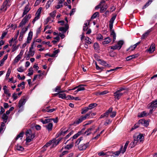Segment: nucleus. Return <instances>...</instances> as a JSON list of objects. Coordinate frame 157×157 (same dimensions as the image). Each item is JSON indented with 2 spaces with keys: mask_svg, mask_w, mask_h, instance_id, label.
Here are the masks:
<instances>
[{
  "mask_svg": "<svg viewBox=\"0 0 157 157\" xmlns=\"http://www.w3.org/2000/svg\"><path fill=\"white\" fill-rule=\"evenodd\" d=\"M34 126L36 130L38 131L41 129V127L39 125L36 124Z\"/></svg>",
  "mask_w": 157,
  "mask_h": 157,
  "instance_id": "61",
  "label": "nucleus"
},
{
  "mask_svg": "<svg viewBox=\"0 0 157 157\" xmlns=\"http://www.w3.org/2000/svg\"><path fill=\"white\" fill-rule=\"evenodd\" d=\"M29 43V33L27 37V41L26 42L24 43L22 45V48H24L25 47L27 44Z\"/></svg>",
  "mask_w": 157,
  "mask_h": 157,
  "instance_id": "34",
  "label": "nucleus"
},
{
  "mask_svg": "<svg viewBox=\"0 0 157 157\" xmlns=\"http://www.w3.org/2000/svg\"><path fill=\"white\" fill-rule=\"evenodd\" d=\"M17 71L19 72H23L24 70L23 68L22 67H21L17 68Z\"/></svg>",
  "mask_w": 157,
  "mask_h": 157,
  "instance_id": "64",
  "label": "nucleus"
},
{
  "mask_svg": "<svg viewBox=\"0 0 157 157\" xmlns=\"http://www.w3.org/2000/svg\"><path fill=\"white\" fill-rule=\"evenodd\" d=\"M74 100L75 99L76 100H80V99L78 97H74L71 96V95H68L67 96V100Z\"/></svg>",
  "mask_w": 157,
  "mask_h": 157,
  "instance_id": "19",
  "label": "nucleus"
},
{
  "mask_svg": "<svg viewBox=\"0 0 157 157\" xmlns=\"http://www.w3.org/2000/svg\"><path fill=\"white\" fill-rule=\"evenodd\" d=\"M99 60L100 61L101 64L102 65L104 66H105V65L107 63L106 61H105L103 60H101V59H100Z\"/></svg>",
  "mask_w": 157,
  "mask_h": 157,
  "instance_id": "63",
  "label": "nucleus"
},
{
  "mask_svg": "<svg viewBox=\"0 0 157 157\" xmlns=\"http://www.w3.org/2000/svg\"><path fill=\"white\" fill-rule=\"evenodd\" d=\"M152 31V28L149 29L145 33H144L142 36H141V39L142 40L144 39L146 37H147L149 33Z\"/></svg>",
  "mask_w": 157,
  "mask_h": 157,
  "instance_id": "12",
  "label": "nucleus"
},
{
  "mask_svg": "<svg viewBox=\"0 0 157 157\" xmlns=\"http://www.w3.org/2000/svg\"><path fill=\"white\" fill-rule=\"evenodd\" d=\"M74 143L72 142L70 144H67L66 146L64 147V148L65 149L69 150L71 149L73 146Z\"/></svg>",
  "mask_w": 157,
  "mask_h": 157,
  "instance_id": "28",
  "label": "nucleus"
},
{
  "mask_svg": "<svg viewBox=\"0 0 157 157\" xmlns=\"http://www.w3.org/2000/svg\"><path fill=\"white\" fill-rule=\"evenodd\" d=\"M52 141L50 140L44 146V148H46L52 144Z\"/></svg>",
  "mask_w": 157,
  "mask_h": 157,
  "instance_id": "47",
  "label": "nucleus"
},
{
  "mask_svg": "<svg viewBox=\"0 0 157 157\" xmlns=\"http://www.w3.org/2000/svg\"><path fill=\"white\" fill-rule=\"evenodd\" d=\"M17 42V41H15V44H13V48L12 51V52H13L14 51H15L18 48V46H16V43Z\"/></svg>",
  "mask_w": 157,
  "mask_h": 157,
  "instance_id": "33",
  "label": "nucleus"
},
{
  "mask_svg": "<svg viewBox=\"0 0 157 157\" xmlns=\"http://www.w3.org/2000/svg\"><path fill=\"white\" fill-rule=\"evenodd\" d=\"M98 104L96 103H92L89 104L88 107L89 110L97 106Z\"/></svg>",
  "mask_w": 157,
  "mask_h": 157,
  "instance_id": "26",
  "label": "nucleus"
},
{
  "mask_svg": "<svg viewBox=\"0 0 157 157\" xmlns=\"http://www.w3.org/2000/svg\"><path fill=\"white\" fill-rule=\"evenodd\" d=\"M10 0H6L4 1L3 3L2 7L1 10H2L5 7H7L8 6H9V2H10Z\"/></svg>",
  "mask_w": 157,
  "mask_h": 157,
  "instance_id": "14",
  "label": "nucleus"
},
{
  "mask_svg": "<svg viewBox=\"0 0 157 157\" xmlns=\"http://www.w3.org/2000/svg\"><path fill=\"white\" fill-rule=\"evenodd\" d=\"M58 96L59 98H61L63 99H67V96H66V94H60L59 93V94Z\"/></svg>",
  "mask_w": 157,
  "mask_h": 157,
  "instance_id": "40",
  "label": "nucleus"
},
{
  "mask_svg": "<svg viewBox=\"0 0 157 157\" xmlns=\"http://www.w3.org/2000/svg\"><path fill=\"white\" fill-rule=\"evenodd\" d=\"M89 146V142H87L86 144H80L78 146V148L80 151H84Z\"/></svg>",
  "mask_w": 157,
  "mask_h": 157,
  "instance_id": "3",
  "label": "nucleus"
},
{
  "mask_svg": "<svg viewBox=\"0 0 157 157\" xmlns=\"http://www.w3.org/2000/svg\"><path fill=\"white\" fill-rule=\"evenodd\" d=\"M111 121L110 119H108L106 121L105 123L104 124L106 126L109 124L111 123Z\"/></svg>",
  "mask_w": 157,
  "mask_h": 157,
  "instance_id": "58",
  "label": "nucleus"
},
{
  "mask_svg": "<svg viewBox=\"0 0 157 157\" xmlns=\"http://www.w3.org/2000/svg\"><path fill=\"white\" fill-rule=\"evenodd\" d=\"M74 133V131H71L68 135H67L65 137V139H67L72 134Z\"/></svg>",
  "mask_w": 157,
  "mask_h": 157,
  "instance_id": "54",
  "label": "nucleus"
},
{
  "mask_svg": "<svg viewBox=\"0 0 157 157\" xmlns=\"http://www.w3.org/2000/svg\"><path fill=\"white\" fill-rule=\"evenodd\" d=\"M127 93V91L124 92L123 93H122L117 91L114 93V98L115 99L118 100L124 94Z\"/></svg>",
  "mask_w": 157,
  "mask_h": 157,
  "instance_id": "4",
  "label": "nucleus"
},
{
  "mask_svg": "<svg viewBox=\"0 0 157 157\" xmlns=\"http://www.w3.org/2000/svg\"><path fill=\"white\" fill-rule=\"evenodd\" d=\"M129 141H127L125 144L124 146L123 149H122L121 153L122 154H124V152L126 151L127 146L129 144Z\"/></svg>",
  "mask_w": 157,
  "mask_h": 157,
  "instance_id": "25",
  "label": "nucleus"
},
{
  "mask_svg": "<svg viewBox=\"0 0 157 157\" xmlns=\"http://www.w3.org/2000/svg\"><path fill=\"white\" fill-rule=\"evenodd\" d=\"M95 128L94 126H92L90 128L87 129L85 132H84L83 135L86 134V136H89L91 134V131L93 130Z\"/></svg>",
  "mask_w": 157,
  "mask_h": 157,
  "instance_id": "10",
  "label": "nucleus"
},
{
  "mask_svg": "<svg viewBox=\"0 0 157 157\" xmlns=\"http://www.w3.org/2000/svg\"><path fill=\"white\" fill-rule=\"evenodd\" d=\"M97 16H99V13L98 12H97L94 13L91 17V19H93L96 18Z\"/></svg>",
  "mask_w": 157,
  "mask_h": 157,
  "instance_id": "32",
  "label": "nucleus"
},
{
  "mask_svg": "<svg viewBox=\"0 0 157 157\" xmlns=\"http://www.w3.org/2000/svg\"><path fill=\"white\" fill-rule=\"evenodd\" d=\"M148 114L145 111H143L141 113H138L137 117H144L145 116L148 115Z\"/></svg>",
  "mask_w": 157,
  "mask_h": 157,
  "instance_id": "16",
  "label": "nucleus"
},
{
  "mask_svg": "<svg viewBox=\"0 0 157 157\" xmlns=\"http://www.w3.org/2000/svg\"><path fill=\"white\" fill-rule=\"evenodd\" d=\"M42 7H40L38 10H37L36 13V15H38L39 16H40V14L41 13V10H42Z\"/></svg>",
  "mask_w": 157,
  "mask_h": 157,
  "instance_id": "57",
  "label": "nucleus"
},
{
  "mask_svg": "<svg viewBox=\"0 0 157 157\" xmlns=\"http://www.w3.org/2000/svg\"><path fill=\"white\" fill-rule=\"evenodd\" d=\"M34 43V42L33 43V44H32L31 47L30 48V56H33L34 54V52L32 50V49L33 48V44Z\"/></svg>",
  "mask_w": 157,
  "mask_h": 157,
  "instance_id": "35",
  "label": "nucleus"
},
{
  "mask_svg": "<svg viewBox=\"0 0 157 157\" xmlns=\"http://www.w3.org/2000/svg\"><path fill=\"white\" fill-rule=\"evenodd\" d=\"M149 105L148 109L153 108H154V109H155L157 107V99L155 101H152L151 104H149Z\"/></svg>",
  "mask_w": 157,
  "mask_h": 157,
  "instance_id": "8",
  "label": "nucleus"
},
{
  "mask_svg": "<svg viewBox=\"0 0 157 157\" xmlns=\"http://www.w3.org/2000/svg\"><path fill=\"white\" fill-rule=\"evenodd\" d=\"M62 138H59L57 140L53 141V142H54L55 143V146L57 145L59 143L60 141H61Z\"/></svg>",
  "mask_w": 157,
  "mask_h": 157,
  "instance_id": "55",
  "label": "nucleus"
},
{
  "mask_svg": "<svg viewBox=\"0 0 157 157\" xmlns=\"http://www.w3.org/2000/svg\"><path fill=\"white\" fill-rule=\"evenodd\" d=\"M29 134V130H27L25 132V135L26 136V143L28 144V143L29 142V137L28 135Z\"/></svg>",
  "mask_w": 157,
  "mask_h": 157,
  "instance_id": "21",
  "label": "nucleus"
},
{
  "mask_svg": "<svg viewBox=\"0 0 157 157\" xmlns=\"http://www.w3.org/2000/svg\"><path fill=\"white\" fill-rule=\"evenodd\" d=\"M59 30L60 31L63 32V33H65L67 31L65 28L63 27H59Z\"/></svg>",
  "mask_w": 157,
  "mask_h": 157,
  "instance_id": "49",
  "label": "nucleus"
},
{
  "mask_svg": "<svg viewBox=\"0 0 157 157\" xmlns=\"http://www.w3.org/2000/svg\"><path fill=\"white\" fill-rule=\"evenodd\" d=\"M113 24L109 23V28L110 32H111L110 35L113 37V41L114 42L116 38V34L114 32V29H113Z\"/></svg>",
  "mask_w": 157,
  "mask_h": 157,
  "instance_id": "2",
  "label": "nucleus"
},
{
  "mask_svg": "<svg viewBox=\"0 0 157 157\" xmlns=\"http://www.w3.org/2000/svg\"><path fill=\"white\" fill-rule=\"evenodd\" d=\"M113 109V108L112 107H110L105 113H104V114L106 117H107L109 113H110L112 112Z\"/></svg>",
  "mask_w": 157,
  "mask_h": 157,
  "instance_id": "23",
  "label": "nucleus"
},
{
  "mask_svg": "<svg viewBox=\"0 0 157 157\" xmlns=\"http://www.w3.org/2000/svg\"><path fill=\"white\" fill-rule=\"evenodd\" d=\"M123 147V146L121 145L119 150V151H115L113 153V154H114L116 156H118L120 155V153H121Z\"/></svg>",
  "mask_w": 157,
  "mask_h": 157,
  "instance_id": "22",
  "label": "nucleus"
},
{
  "mask_svg": "<svg viewBox=\"0 0 157 157\" xmlns=\"http://www.w3.org/2000/svg\"><path fill=\"white\" fill-rule=\"evenodd\" d=\"M112 15H113V17H112V18L110 19L109 22V23H113L116 17L117 16V14H112Z\"/></svg>",
  "mask_w": 157,
  "mask_h": 157,
  "instance_id": "29",
  "label": "nucleus"
},
{
  "mask_svg": "<svg viewBox=\"0 0 157 157\" xmlns=\"http://www.w3.org/2000/svg\"><path fill=\"white\" fill-rule=\"evenodd\" d=\"M89 110L88 107H86L84 109H81V113L82 114H83L86 113L88 110Z\"/></svg>",
  "mask_w": 157,
  "mask_h": 157,
  "instance_id": "38",
  "label": "nucleus"
},
{
  "mask_svg": "<svg viewBox=\"0 0 157 157\" xmlns=\"http://www.w3.org/2000/svg\"><path fill=\"white\" fill-rule=\"evenodd\" d=\"M59 52L60 50L59 49L54 51L53 52V53L52 54V56H54V57H55L56 55L59 53Z\"/></svg>",
  "mask_w": 157,
  "mask_h": 157,
  "instance_id": "50",
  "label": "nucleus"
},
{
  "mask_svg": "<svg viewBox=\"0 0 157 157\" xmlns=\"http://www.w3.org/2000/svg\"><path fill=\"white\" fill-rule=\"evenodd\" d=\"M85 118V117H83L82 116H81L79 118L74 122V124H78L82 122L84 120Z\"/></svg>",
  "mask_w": 157,
  "mask_h": 157,
  "instance_id": "15",
  "label": "nucleus"
},
{
  "mask_svg": "<svg viewBox=\"0 0 157 157\" xmlns=\"http://www.w3.org/2000/svg\"><path fill=\"white\" fill-rule=\"evenodd\" d=\"M104 5H102V6H100V12L101 13L104 12L107 9V8H105L104 7Z\"/></svg>",
  "mask_w": 157,
  "mask_h": 157,
  "instance_id": "43",
  "label": "nucleus"
},
{
  "mask_svg": "<svg viewBox=\"0 0 157 157\" xmlns=\"http://www.w3.org/2000/svg\"><path fill=\"white\" fill-rule=\"evenodd\" d=\"M144 134L142 133H140L137 136H134L133 138H135L138 142L140 141V142H143L144 140Z\"/></svg>",
  "mask_w": 157,
  "mask_h": 157,
  "instance_id": "5",
  "label": "nucleus"
},
{
  "mask_svg": "<svg viewBox=\"0 0 157 157\" xmlns=\"http://www.w3.org/2000/svg\"><path fill=\"white\" fill-rule=\"evenodd\" d=\"M29 26V24L26 27L23 28L21 30V32L22 33H24L27 30Z\"/></svg>",
  "mask_w": 157,
  "mask_h": 157,
  "instance_id": "44",
  "label": "nucleus"
},
{
  "mask_svg": "<svg viewBox=\"0 0 157 157\" xmlns=\"http://www.w3.org/2000/svg\"><path fill=\"white\" fill-rule=\"evenodd\" d=\"M11 69L10 68H9V69H8L6 75V77L7 78H8L10 76V74L11 72Z\"/></svg>",
  "mask_w": 157,
  "mask_h": 157,
  "instance_id": "60",
  "label": "nucleus"
},
{
  "mask_svg": "<svg viewBox=\"0 0 157 157\" xmlns=\"http://www.w3.org/2000/svg\"><path fill=\"white\" fill-rule=\"evenodd\" d=\"M53 127V124L52 123H49L47 125L45 126V127L46 128L48 131H51Z\"/></svg>",
  "mask_w": 157,
  "mask_h": 157,
  "instance_id": "18",
  "label": "nucleus"
},
{
  "mask_svg": "<svg viewBox=\"0 0 157 157\" xmlns=\"http://www.w3.org/2000/svg\"><path fill=\"white\" fill-rule=\"evenodd\" d=\"M41 27L40 26V27L38 28L36 30V38H37L38 37V35L40 33V32H41Z\"/></svg>",
  "mask_w": 157,
  "mask_h": 157,
  "instance_id": "42",
  "label": "nucleus"
},
{
  "mask_svg": "<svg viewBox=\"0 0 157 157\" xmlns=\"http://www.w3.org/2000/svg\"><path fill=\"white\" fill-rule=\"evenodd\" d=\"M90 38L88 37H85V40H86V42L88 44H90L91 43V42L89 40Z\"/></svg>",
  "mask_w": 157,
  "mask_h": 157,
  "instance_id": "59",
  "label": "nucleus"
},
{
  "mask_svg": "<svg viewBox=\"0 0 157 157\" xmlns=\"http://www.w3.org/2000/svg\"><path fill=\"white\" fill-rule=\"evenodd\" d=\"M7 57L8 55H6L0 61V67H1L3 65L4 61L7 59Z\"/></svg>",
  "mask_w": 157,
  "mask_h": 157,
  "instance_id": "30",
  "label": "nucleus"
},
{
  "mask_svg": "<svg viewBox=\"0 0 157 157\" xmlns=\"http://www.w3.org/2000/svg\"><path fill=\"white\" fill-rule=\"evenodd\" d=\"M111 114H110V117H111L113 118L116 115V112L115 111H113L111 113Z\"/></svg>",
  "mask_w": 157,
  "mask_h": 157,
  "instance_id": "52",
  "label": "nucleus"
},
{
  "mask_svg": "<svg viewBox=\"0 0 157 157\" xmlns=\"http://www.w3.org/2000/svg\"><path fill=\"white\" fill-rule=\"evenodd\" d=\"M104 40L102 42V43L104 45L108 44L111 41V39L109 37L105 38Z\"/></svg>",
  "mask_w": 157,
  "mask_h": 157,
  "instance_id": "20",
  "label": "nucleus"
},
{
  "mask_svg": "<svg viewBox=\"0 0 157 157\" xmlns=\"http://www.w3.org/2000/svg\"><path fill=\"white\" fill-rule=\"evenodd\" d=\"M91 113V112H90L89 113H86L84 116H83V117H85L84 120H85L87 118H90L91 117H90V114Z\"/></svg>",
  "mask_w": 157,
  "mask_h": 157,
  "instance_id": "39",
  "label": "nucleus"
},
{
  "mask_svg": "<svg viewBox=\"0 0 157 157\" xmlns=\"http://www.w3.org/2000/svg\"><path fill=\"white\" fill-rule=\"evenodd\" d=\"M137 142L138 141L135 138H134L133 141L129 144V147H130L131 148L133 147L136 145Z\"/></svg>",
  "mask_w": 157,
  "mask_h": 157,
  "instance_id": "17",
  "label": "nucleus"
},
{
  "mask_svg": "<svg viewBox=\"0 0 157 157\" xmlns=\"http://www.w3.org/2000/svg\"><path fill=\"white\" fill-rule=\"evenodd\" d=\"M99 44L97 43H95L94 44V48L95 50H97L99 49Z\"/></svg>",
  "mask_w": 157,
  "mask_h": 157,
  "instance_id": "46",
  "label": "nucleus"
},
{
  "mask_svg": "<svg viewBox=\"0 0 157 157\" xmlns=\"http://www.w3.org/2000/svg\"><path fill=\"white\" fill-rule=\"evenodd\" d=\"M2 118L5 122H6L8 118V116L5 113H4L2 115Z\"/></svg>",
  "mask_w": 157,
  "mask_h": 157,
  "instance_id": "41",
  "label": "nucleus"
},
{
  "mask_svg": "<svg viewBox=\"0 0 157 157\" xmlns=\"http://www.w3.org/2000/svg\"><path fill=\"white\" fill-rule=\"evenodd\" d=\"M139 124L144 125V126L147 127L149 125V122L146 121L145 119L143 118L139 121Z\"/></svg>",
  "mask_w": 157,
  "mask_h": 157,
  "instance_id": "6",
  "label": "nucleus"
},
{
  "mask_svg": "<svg viewBox=\"0 0 157 157\" xmlns=\"http://www.w3.org/2000/svg\"><path fill=\"white\" fill-rule=\"evenodd\" d=\"M155 44L154 43L151 44L150 48L147 50L148 52L150 53H152L155 51Z\"/></svg>",
  "mask_w": 157,
  "mask_h": 157,
  "instance_id": "11",
  "label": "nucleus"
},
{
  "mask_svg": "<svg viewBox=\"0 0 157 157\" xmlns=\"http://www.w3.org/2000/svg\"><path fill=\"white\" fill-rule=\"evenodd\" d=\"M103 36L101 34H98L97 35L96 39L99 41H101L103 39Z\"/></svg>",
  "mask_w": 157,
  "mask_h": 157,
  "instance_id": "37",
  "label": "nucleus"
},
{
  "mask_svg": "<svg viewBox=\"0 0 157 157\" xmlns=\"http://www.w3.org/2000/svg\"><path fill=\"white\" fill-rule=\"evenodd\" d=\"M24 134V132H21V133H20L18 135L17 137H16L15 138V140H18L19 138H21V139L22 138V137H23V135Z\"/></svg>",
  "mask_w": 157,
  "mask_h": 157,
  "instance_id": "36",
  "label": "nucleus"
},
{
  "mask_svg": "<svg viewBox=\"0 0 157 157\" xmlns=\"http://www.w3.org/2000/svg\"><path fill=\"white\" fill-rule=\"evenodd\" d=\"M108 152H109L104 153L103 151H102L100 152H99L98 153V155L100 156H104L105 155H108L107 154L108 153Z\"/></svg>",
  "mask_w": 157,
  "mask_h": 157,
  "instance_id": "48",
  "label": "nucleus"
},
{
  "mask_svg": "<svg viewBox=\"0 0 157 157\" xmlns=\"http://www.w3.org/2000/svg\"><path fill=\"white\" fill-rule=\"evenodd\" d=\"M26 101V100L24 98H21L19 101L18 107L19 108H20L23 105L25 104Z\"/></svg>",
  "mask_w": 157,
  "mask_h": 157,
  "instance_id": "9",
  "label": "nucleus"
},
{
  "mask_svg": "<svg viewBox=\"0 0 157 157\" xmlns=\"http://www.w3.org/2000/svg\"><path fill=\"white\" fill-rule=\"evenodd\" d=\"M68 152H69V151H63L62 152V153L61 154H60V155H59V157H62V156L63 155L67 154Z\"/></svg>",
  "mask_w": 157,
  "mask_h": 157,
  "instance_id": "53",
  "label": "nucleus"
},
{
  "mask_svg": "<svg viewBox=\"0 0 157 157\" xmlns=\"http://www.w3.org/2000/svg\"><path fill=\"white\" fill-rule=\"evenodd\" d=\"M29 15L28 14V15H26L22 20V21L20 23V24L18 26L19 27H22L25 24L28 22L29 19Z\"/></svg>",
  "mask_w": 157,
  "mask_h": 157,
  "instance_id": "1",
  "label": "nucleus"
},
{
  "mask_svg": "<svg viewBox=\"0 0 157 157\" xmlns=\"http://www.w3.org/2000/svg\"><path fill=\"white\" fill-rule=\"evenodd\" d=\"M35 133L30 129V142L35 137Z\"/></svg>",
  "mask_w": 157,
  "mask_h": 157,
  "instance_id": "31",
  "label": "nucleus"
},
{
  "mask_svg": "<svg viewBox=\"0 0 157 157\" xmlns=\"http://www.w3.org/2000/svg\"><path fill=\"white\" fill-rule=\"evenodd\" d=\"M118 48V45L117 44L114 46H112L111 47V49H113V50L117 49Z\"/></svg>",
  "mask_w": 157,
  "mask_h": 157,
  "instance_id": "62",
  "label": "nucleus"
},
{
  "mask_svg": "<svg viewBox=\"0 0 157 157\" xmlns=\"http://www.w3.org/2000/svg\"><path fill=\"white\" fill-rule=\"evenodd\" d=\"M124 44V41L123 40H120L118 41L117 43V45L118 48H119V50H120L122 47V46Z\"/></svg>",
  "mask_w": 157,
  "mask_h": 157,
  "instance_id": "27",
  "label": "nucleus"
},
{
  "mask_svg": "<svg viewBox=\"0 0 157 157\" xmlns=\"http://www.w3.org/2000/svg\"><path fill=\"white\" fill-rule=\"evenodd\" d=\"M40 121L43 123V124H44L48 123V119H45L44 120L43 119H41Z\"/></svg>",
  "mask_w": 157,
  "mask_h": 157,
  "instance_id": "56",
  "label": "nucleus"
},
{
  "mask_svg": "<svg viewBox=\"0 0 157 157\" xmlns=\"http://www.w3.org/2000/svg\"><path fill=\"white\" fill-rule=\"evenodd\" d=\"M56 11L55 10L50 13V15L52 17L54 18L56 16Z\"/></svg>",
  "mask_w": 157,
  "mask_h": 157,
  "instance_id": "51",
  "label": "nucleus"
},
{
  "mask_svg": "<svg viewBox=\"0 0 157 157\" xmlns=\"http://www.w3.org/2000/svg\"><path fill=\"white\" fill-rule=\"evenodd\" d=\"M23 53V51L21 50L20 52V53L14 59V62L15 63H17L19 60L21 58V57L22 56Z\"/></svg>",
  "mask_w": 157,
  "mask_h": 157,
  "instance_id": "7",
  "label": "nucleus"
},
{
  "mask_svg": "<svg viewBox=\"0 0 157 157\" xmlns=\"http://www.w3.org/2000/svg\"><path fill=\"white\" fill-rule=\"evenodd\" d=\"M29 11V6L28 4L25 8L22 17H23Z\"/></svg>",
  "mask_w": 157,
  "mask_h": 157,
  "instance_id": "13",
  "label": "nucleus"
},
{
  "mask_svg": "<svg viewBox=\"0 0 157 157\" xmlns=\"http://www.w3.org/2000/svg\"><path fill=\"white\" fill-rule=\"evenodd\" d=\"M16 149L18 151H22L24 150V148L21 146L17 145L16 147Z\"/></svg>",
  "mask_w": 157,
  "mask_h": 157,
  "instance_id": "45",
  "label": "nucleus"
},
{
  "mask_svg": "<svg viewBox=\"0 0 157 157\" xmlns=\"http://www.w3.org/2000/svg\"><path fill=\"white\" fill-rule=\"evenodd\" d=\"M154 0H149L143 7V9L146 8L148 7L151 3Z\"/></svg>",
  "mask_w": 157,
  "mask_h": 157,
  "instance_id": "24",
  "label": "nucleus"
}]
</instances>
